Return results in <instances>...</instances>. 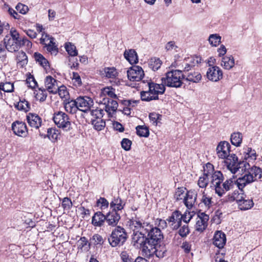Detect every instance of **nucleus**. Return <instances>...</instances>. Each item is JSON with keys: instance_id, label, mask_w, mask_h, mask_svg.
Instances as JSON below:
<instances>
[{"instance_id": "39448f33", "label": "nucleus", "mask_w": 262, "mask_h": 262, "mask_svg": "<svg viewBox=\"0 0 262 262\" xmlns=\"http://www.w3.org/2000/svg\"><path fill=\"white\" fill-rule=\"evenodd\" d=\"M148 90L143 91L140 93L141 99L142 101H150L159 99V95L163 94L165 91L164 84H157L150 80L147 82Z\"/></svg>"}, {"instance_id": "f3484780", "label": "nucleus", "mask_w": 262, "mask_h": 262, "mask_svg": "<svg viewBox=\"0 0 262 262\" xmlns=\"http://www.w3.org/2000/svg\"><path fill=\"white\" fill-rule=\"evenodd\" d=\"M209 219V215L205 212H198L195 225L196 230L199 232H203L205 230L207 227Z\"/></svg>"}, {"instance_id": "79ce46f5", "label": "nucleus", "mask_w": 262, "mask_h": 262, "mask_svg": "<svg viewBox=\"0 0 262 262\" xmlns=\"http://www.w3.org/2000/svg\"><path fill=\"white\" fill-rule=\"evenodd\" d=\"M60 97L61 99H64V100H68L70 99L69 92L66 86L62 85L58 86L57 92Z\"/></svg>"}, {"instance_id": "6ab92c4d", "label": "nucleus", "mask_w": 262, "mask_h": 262, "mask_svg": "<svg viewBox=\"0 0 262 262\" xmlns=\"http://www.w3.org/2000/svg\"><path fill=\"white\" fill-rule=\"evenodd\" d=\"M105 218L107 225L115 228L117 226L121 216L119 212L110 210L105 215Z\"/></svg>"}, {"instance_id": "cd10ccee", "label": "nucleus", "mask_w": 262, "mask_h": 262, "mask_svg": "<svg viewBox=\"0 0 262 262\" xmlns=\"http://www.w3.org/2000/svg\"><path fill=\"white\" fill-rule=\"evenodd\" d=\"M34 58L36 63L41 66L45 70L50 69L49 61L40 53L35 52L33 55Z\"/></svg>"}, {"instance_id": "864d4df0", "label": "nucleus", "mask_w": 262, "mask_h": 262, "mask_svg": "<svg viewBox=\"0 0 262 262\" xmlns=\"http://www.w3.org/2000/svg\"><path fill=\"white\" fill-rule=\"evenodd\" d=\"M54 41V38L51 36H50L48 34L43 32L42 33V36L40 39V43L45 46L48 43H52V41Z\"/></svg>"}, {"instance_id": "6e6d98bb", "label": "nucleus", "mask_w": 262, "mask_h": 262, "mask_svg": "<svg viewBox=\"0 0 262 262\" xmlns=\"http://www.w3.org/2000/svg\"><path fill=\"white\" fill-rule=\"evenodd\" d=\"M44 48L46 49L48 52L51 53L52 54H56L58 51V48L55 45L54 41H52V43H48V44L44 46Z\"/></svg>"}, {"instance_id": "9b49d317", "label": "nucleus", "mask_w": 262, "mask_h": 262, "mask_svg": "<svg viewBox=\"0 0 262 262\" xmlns=\"http://www.w3.org/2000/svg\"><path fill=\"white\" fill-rule=\"evenodd\" d=\"M78 110L84 113L90 111L94 105L93 100L87 96H80L76 99Z\"/></svg>"}, {"instance_id": "c03bdc74", "label": "nucleus", "mask_w": 262, "mask_h": 262, "mask_svg": "<svg viewBox=\"0 0 262 262\" xmlns=\"http://www.w3.org/2000/svg\"><path fill=\"white\" fill-rule=\"evenodd\" d=\"M162 64V62L159 58H151L149 62V67L153 71L158 70Z\"/></svg>"}, {"instance_id": "bf43d9fd", "label": "nucleus", "mask_w": 262, "mask_h": 262, "mask_svg": "<svg viewBox=\"0 0 262 262\" xmlns=\"http://www.w3.org/2000/svg\"><path fill=\"white\" fill-rule=\"evenodd\" d=\"M115 89H113L112 87H106L104 88L102 90V93L104 95H107L109 96L111 98H117V95L115 94Z\"/></svg>"}, {"instance_id": "412c9836", "label": "nucleus", "mask_w": 262, "mask_h": 262, "mask_svg": "<svg viewBox=\"0 0 262 262\" xmlns=\"http://www.w3.org/2000/svg\"><path fill=\"white\" fill-rule=\"evenodd\" d=\"M110 206L111 210L119 212L124 209L125 202L119 195L115 196L112 199Z\"/></svg>"}, {"instance_id": "2f4dec72", "label": "nucleus", "mask_w": 262, "mask_h": 262, "mask_svg": "<svg viewBox=\"0 0 262 262\" xmlns=\"http://www.w3.org/2000/svg\"><path fill=\"white\" fill-rule=\"evenodd\" d=\"M234 59L232 55L224 56L221 61V65L225 69L230 70L234 66Z\"/></svg>"}, {"instance_id": "de8ad7c7", "label": "nucleus", "mask_w": 262, "mask_h": 262, "mask_svg": "<svg viewBox=\"0 0 262 262\" xmlns=\"http://www.w3.org/2000/svg\"><path fill=\"white\" fill-rule=\"evenodd\" d=\"M16 106L18 110H23L25 112H27L30 110V104L29 102L25 99L23 100L20 99Z\"/></svg>"}, {"instance_id": "dca6fc26", "label": "nucleus", "mask_w": 262, "mask_h": 262, "mask_svg": "<svg viewBox=\"0 0 262 262\" xmlns=\"http://www.w3.org/2000/svg\"><path fill=\"white\" fill-rule=\"evenodd\" d=\"M12 129L14 134L18 136L25 137L28 134V129L26 123L22 121H16L12 124Z\"/></svg>"}, {"instance_id": "2eb2a0df", "label": "nucleus", "mask_w": 262, "mask_h": 262, "mask_svg": "<svg viewBox=\"0 0 262 262\" xmlns=\"http://www.w3.org/2000/svg\"><path fill=\"white\" fill-rule=\"evenodd\" d=\"M231 145L227 141H221L217 145L216 151L218 157L224 159L230 154Z\"/></svg>"}, {"instance_id": "20e7f679", "label": "nucleus", "mask_w": 262, "mask_h": 262, "mask_svg": "<svg viewBox=\"0 0 262 262\" xmlns=\"http://www.w3.org/2000/svg\"><path fill=\"white\" fill-rule=\"evenodd\" d=\"M130 226L133 231L132 235V243L134 246L140 247L143 253V246L146 242L145 222H142L139 218L135 217L130 220Z\"/></svg>"}, {"instance_id": "5fc2aeb1", "label": "nucleus", "mask_w": 262, "mask_h": 262, "mask_svg": "<svg viewBox=\"0 0 262 262\" xmlns=\"http://www.w3.org/2000/svg\"><path fill=\"white\" fill-rule=\"evenodd\" d=\"M91 243L95 245H102L104 241L101 235L98 234H95L91 238Z\"/></svg>"}, {"instance_id": "7c9ffc66", "label": "nucleus", "mask_w": 262, "mask_h": 262, "mask_svg": "<svg viewBox=\"0 0 262 262\" xmlns=\"http://www.w3.org/2000/svg\"><path fill=\"white\" fill-rule=\"evenodd\" d=\"M239 190L241 191L240 193L238 191H234L232 194L228 195L226 198V201L232 202L235 201L238 204L240 201L245 199L246 195L243 192V189L242 190L239 189Z\"/></svg>"}, {"instance_id": "f257e3e1", "label": "nucleus", "mask_w": 262, "mask_h": 262, "mask_svg": "<svg viewBox=\"0 0 262 262\" xmlns=\"http://www.w3.org/2000/svg\"><path fill=\"white\" fill-rule=\"evenodd\" d=\"M146 242L143 248V255L148 258L154 255L159 258H162L165 255L167 249L165 245L162 243L163 235L160 229L152 225L145 222Z\"/></svg>"}, {"instance_id": "473e14b6", "label": "nucleus", "mask_w": 262, "mask_h": 262, "mask_svg": "<svg viewBox=\"0 0 262 262\" xmlns=\"http://www.w3.org/2000/svg\"><path fill=\"white\" fill-rule=\"evenodd\" d=\"M185 78L187 81L193 83H198L202 79L201 74L195 71L190 72L184 74Z\"/></svg>"}, {"instance_id": "69168bd1", "label": "nucleus", "mask_w": 262, "mask_h": 262, "mask_svg": "<svg viewBox=\"0 0 262 262\" xmlns=\"http://www.w3.org/2000/svg\"><path fill=\"white\" fill-rule=\"evenodd\" d=\"M15 8L17 12L22 14H25L29 10L28 7L21 3H18Z\"/></svg>"}, {"instance_id": "a19ab883", "label": "nucleus", "mask_w": 262, "mask_h": 262, "mask_svg": "<svg viewBox=\"0 0 262 262\" xmlns=\"http://www.w3.org/2000/svg\"><path fill=\"white\" fill-rule=\"evenodd\" d=\"M64 48L70 56L74 57L77 55L78 51L74 45L71 42H67L65 44Z\"/></svg>"}, {"instance_id": "a878e982", "label": "nucleus", "mask_w": 262, "mask_h": 262, "mask_svg": "<svg viewBox=\"0 0 262 262\" xmlns=\"http://www.w3.org/2000/svg\"><path fill=\"white\" fill-rule=\"evenodd\" d=\"M63 104L66 111L71 114H76L79 111L76 99L64 100Z\"/></svg>"}, {"instance_id": "a211bd4d", "label": "nucleus", "mask_w": 262, "mask_h": 262, "mask_svg": "<svg viewBox=\"0 0 262 262\" xmlns=\"http://www.w3.org/2000/svg\"><path fill=\"white\" fill-rule=\"evenodd\" d=\"M198 191L195 189H190L187 191L184 198V203L188 209L192 208L196 202Z\"/></svg>"}, {"instance_id": "72a5a7b5", "label": "nucleus", "mask_w": 262, "mask_h": 262, "mask_svg": "<svg viewBox=\"0 0 262 262\" xmlns=\"http://www.w3.org/2000/svg\"><path fill=\"white\" fill-rule=\"evenodd\" d=\"M257 157L256 152L254 149L251 147H247L244 151V161L249 163L256 160Z\"/></svg>"}, {"instance_id": "1a4fd4ad", "label": "nucleus", "mask_w": 262, "mask_h": 262, "mask_svg": "<svg viewBox=\"0 0 262 262\" xmlns=\"http://www.w3.org/2000/svg\"><path fill=\"white\" fill-rule=\"evenodd\" d=\"M224 159H225V163L227 168L232 173H235L239 169H242V171H243V167L246 161H244V160L239 161L235 154H230Z\"/></svg>"}, {"instance_id": "052dcab7", "label": "nucleus", "mask_w": 262, "mask_h": 262, "mask_svg": "<svg viewBox=\"0 0 262 262\" xmlns=\"http://www.w3.org/2000/svg\"><path fill=\"white\" fill-rule=\"evenodd\" d=\"M178 231L179 234L182 237H186L190 233V230L187 224H185L180 227Z\"/></svg>"}, {"instance_id": "c9c22d12", "label": "nucleus", "mask_w": 262, "mask_h": 262, "mask_svg": "<svg viewBox=\"0 0 262 262\" xmlns=\"http://www.w3.org/2000/svg\"><path fill=\"white\" fill-rule=\"evenodd\" d=\"M243 140V135L240 132H234L231 135L230 141L232 145L238 147Z\"/></svg>"}, {"instance_id": "09e8293b", "label": "nucleus", "mask_w": 262, "mask_h": 262, "mask_svg": "<svg viewBox=\"0 0 262 262\" xmlns=\"http://www.w3.org/2000/svg\"><path fill=\"white\" fill-rule=\"evenodd\" d=\"M91 114L92 116L91 119H99L102 118L104 115V111L103 108H99L95 110H91Z\"/></svg>"}, {"instance_id": "ddd939ff", "label": "nucleus", "mask_w": 262, "mask_h": 262, "mask_svg": "<svg viewBox=\"0 0 262 262\" xmlns=\"http://www.w3.org/2000/svg\"><path fill=\"white\" fill-rule=\"evenodd\" d=\"M182 214L179 210L173 211L170 216L167 219V221L171 229L174 230L178 229L181 225V219Z\"/></svg>"}, {"instance_id": "9d476101", "label": "nucleus", "mask_w": 262, "mask_h": 262, "mask_svg": "<svg viewBox=\"0 0 262 262\" xmlns=\"http://www.w3.org/2000/svg\"><path fill=\"white\" fill-rule=\"evenodd\" d=\"M128 79L132 81H139L144 76V71L138 66H134L129 68L127 71Z\"/></svg>"}, {"instance_id": "0eeeda50", "label": "nucleus", "mask_w": 262, "mask_h": 262, "mask_svg": "<svg viewBox=\"0 0 262 262\" xmlns=\"http://www.w3.org/2000/svg\"><path fill=\"white\" fill-rule=\"evenodd\" d=\"M127 239V233L125 229L120 226L116 227L112 231L108 241L112 247L123 245Z\"/></svg>"}, {"instance_id": "c756f323", "label": "nucleus", "mask_w": 262, "mask_h": 262, "mask_svg": "<svg viewBox=\"0 0 262 262\" xmlns=\"http://www.w3.org/2000/svg\"><path fill=\"white\" fill-rule=\"evenodd\" d=\"M16 64L18 67L23 68L28 62V57L24 51L18 52L16 56Z\"/></svg>"}, {"instance_id": "13d9d810", "label": "nucleus", "mask_w": 262, "mask_h": 262, "mask_svg": "<svg viewBox=\"0 0 262 262\" xmlns=\"http://www.w3.org/2000/svg\"><path fill=\"white\" fill-rule=\"evenodd\" d=\"M104 72L105 76L109 78H114L117 75V72L114 68H106Z\"/></svg>"}, {"instance_id": "58836bf2", "label": "nucleus", "mask_w": 262, "mask_h": 262, "mask_svg": "<svg viewBox=\"0 0 262 262\" xmlns=\"http://www.w3.org/2000/svg\"><path fill=\"white\" fill-rule=\"evenodd\" d=\"M78 248L81 251H88L90 248V244H88L87 238L83 236L80 238L77 241Z\"/></svg>"}, {"instance_id": "4c0bfd02", "label": "nucleus", "mask_w": 262, "mask_h": 262, "mask_svg": "<svg viewBox=\"0 0 262 262\" xmlns=\"http://www.w3.org/2000/svg\"><path fill=\"white\" fill-rule=\"evenodd\" d=\"M35 97L36 100L40 102H43L46 100L47 97V90L45 89H39L34 92Z\"/></svg>"}, {"instance_id": "bb28decb", "label": "nucleus", "mask_w": 262, "mask_h": 262, "mask_svg": "<svg viewBox=\"0 0 262 262\" xmlns=\"http://www.w3.org/2000/svg\"><path fill=\"white\" fill-rule=\"evenodd\" d=\"M105 221H106L105 215H104L101 211L95 212L92 218V224L95 227H101Z\"/></svg>"}, {"instance_id": "f03ea898", "label": "nucleus", "mask_w": 262, "mask_h": 262, "mask_svg": "<svg viewBox=\"0 0 262 262\" xmlns=\"http://www.w3.org/2000/svg\"><path fill=\"white\" fill-rule=\"evenodd\" d=\"M224 177L221 171H214L211 176V187H213L215 193L219 196H223L226 192L236 185V181L230 178L224 181Z\"/></svg>"}, {"instance_id": "e433bc0d", "label": "nucleus", "mask_w": 262, "mask_h": 262, "mask_svg": "<svg viewBox=\"0 0 262 262\" xmlns=\"http://www.w3.org/2000/svg\"><path fill=\"white\" fill-rule=\"evenodd\" d=\"M213 203L212 198L206 194L205 191H203L199 204H203L206 208L209 209L212 206Z\"/></svg>"}, {"instance_id": "f8f14e48", "label": "nucleus", "mask_w": 262, "mask_h": 262, "mask_svg": "<svg viewBox=\"0 0 262 262\" xmlns=\"http://www.w3.org/2000/svg\"><path fill=\"white\" fill-rule=\"evenodd\" d=\"M101 104L103 105V107L102 108L103 110L104 109L109 116L115 112L118 106L117 101L107 97H104L102 99Z\"/></svg>"}, {"instance_id": "423d86ee", "label": "nucleus", "mask_w": 262, "mask_h": 262, "mask_svg": "<svg viewBox=\"0 0 262 262\" xmlns=\"http://www.w3.org/2000/svg\"><path fill=\"white\" fill-rule=\"evenodd\" d=\"M184 78L185 76L182 71L172 70L166 72L165 76L162 78V81L168 87L179 88L182 86V80Z\"/></svg>"}, {"instance_id": "e2e57ef3", "label": "nucleus", "mask_w": 262, "mask_h": 262, "mask_svg": "<svg viewBox=\"0 0 262 262\" xmlns=\"http://www.w3.org/2000/svg\"><path fill=\"white\" fill-rule=\"evenodd\" d=\"M204 171L203 174H206L207 177L210 174L212 175L214 171L213 165L210 163H207L204 167Z\"/></svg>"}, {"instance_id": "603ef678", "label": "nucleus", "mask_w": 262, "mask_h": 262, "mask_svg": "<svg viewBox=\"0 0 262 262\" xmlns=\"http://www.w3.org/2000/svg\"><path fill=\"white\" fill-rule=\"evenodd\" d=\"M198 58L196 57V59L191 57L188 58L189 63H186L184 67V72L189 71L192 68L194 67L195 64L199 63Z\"/></svg>"}, {"instance_id": "6e6552de", "label": "nucleus", "mask_w": 262, "mask_h": 262, "mask_svg": "<svg viewBox=\"0 0 262 262\" xmlns=\"http://www.w3.org/2000/svg\"><path fill=\"white\" fill-rule=\"evenodd\" d=\"M53 120L57 126L63 130L69 131L71 129V123L69 116L64 112L58 111L55 112Z\"/></svg>"}, {"instance_id": "f704fd0d", "label": "nucleus", "mask_w": 262, "mask_h": 262, "mask_svg": "<svg viewBox=\"0 0 262 262\" xmlns=\"http://www.w3.org/2000/svg\"><path fill=\"white\" fill-rule=\"evenodd\" d=\"M238 209L242 211H245L250 209L254 206V203L252 199H246L242 200L237 204Z\"/></svg>"}, {"instance_id": "4468645a", "label": "nucleus", "mask_w": 262, "mask_h": 262, "mask_svg": "<svg viewBox=\"0 0 262 262\" xmlns=\"http://www.w3.org/2000/svg\"><path fill=\"white\" fill-rule=\"evenodd\" d=\"M206 76L209 80L217 82L222 79L223 72L219 67L214 66L209 68Z\"/></svg>"}, {"instance_id": "8fccbe9b", "label": "nucleus", "mask_w": 262, "mask_h": 262, "mask_svg": "<svg viewBox=\"0 0 262 262\" xmlns=\"http://www.w3.org/2000/svg\"><path fill=\"white\" fill-rule=\"evenodd\" d=\"M96 203L97 206L99 207L101 210L107 209L109 206V202L105 198L102 197H100L98 200H97Z\"/></svg>"}, {"instance_id": "c85d7f7f", "label": "nucleus", "mask_w": 262, "mask_h": 262, "mask_svg": "<svg viewBox=\"0 0 262 262\" xmlns=\"http://www.w3.org/2000/svg\"><path fill=\"white\" fill-rule=\"evenodd\" d=\"M124 56L131 64H136L138 62V54L134 49L125 50Z\"/></svg>"}, {"instance_id": "aec40b11", "label": "nucleus", "mask_w": 262, "mask_h": 262, "mask_svg": "<svg viewBox=\"0 0 262 262\" xmlns=\"http://www.w3.org/2000/svg\"><path fill=\"white\" fill-rule=\"evenodd\" d=\"M58 82L59 81L54 79L51 76H47L45 79L46 90L50 93L53 94H56L57 92Z\"/></svg>"}, {"instance_id": "774afa93", "label": "nucleus", "mask_w": 262, "mask_h": 262, "mask_svg": "<svg viewBox=\"0 0 262 262\" xmlns=\"http://www.w3.org/2000/svg\"><path fill=\"white\" fill-rule=\"evenodd\" d=\"M121 259L123 262H133V259L126 251H123L120 254Z\"/></svg>"}, {"instance_id": "680f3d73", "label": "nucleus", "mask_w": 262, "mask_h": 262, "mask_svg": "<svg viewBox=\"0 0 262 262\" xmlns=\"http://www.w3.org/2000/svg\"><path fill=\"white\" fill-rule=\"evenodd\" d=\"M7 47L5 41L0 42V59L5 60L7 57Z\"/></svg>"}, {"instance_id": "ea45409f", "label": "nucleus", "mask_w": 262, "mask_h": 262, "mask_svg": "<svg viewBox=\"0 0 262 262\" xmlns=\"http://www.w3.org/2000/svg\"><path fill=\"white\" fill-rule=\"evenodd\" d=\"M91 122L94 128L98 131L102 130L105 126V122L102 118L99 119H91Z\"/></svg>"}, {"instance_id": "393cba45", "label": "nucleus", "mask_w": 262, "mask_h": 262, "mask_svg": "<svg viewBox=\"0 0 262 262\" xmlns=\"http://www.w3.org/2000/svg\"><path fill=\"white\" fill-rule=\"evenodd\" d=\"M8 38V36L7 35L4 39V41L6 44L7 50L11 53L18 51L20 48V40L7 39Z\"/></svg>"}, {"instance_id": "338daca9", "label": "nucleus", "mask_w": 262, "mask_h": 262, "mask_svg": "<svg viewBox=\"0 0 262 262\" xmlns=\"http://www.w3.org/2000/svg\"><path fill=\"white\" fill-rule=\"evenodd\" d=\"M132 143V141L127 138L123 139L121 142L122 147L126 151L130 150Z\"/></svg>"}, {"instance_id": "b1692460", "label": "nucleus", "mask_w": 262, "mask_h": 262, "mask_svg": "<svg viewBox=\"0 0 262 262\" xmlns=\"http://www.w3.org/2000/svg\"><path fill=\"white\" fill-rule=\"evenodd\" d=\"M39 135L43 138L48 137L52 142L55 143L58 141L60 132L55 127H51L47 129V134H42L40 133Z\"/></svg>"}, {"instance_id": "7ed1b4c3", "label": "nucleus", "mask_w": 262, "mask_h": 262, "mask_svg": "<svg viewBox=\"0 0 262 262\" xmlns=\"http://www.w3.org/2000/svg\"><path fill=\"white\" fill-rule=\"evenodd\" d=\"M243 170L246 172L245 174L236 180V186L241 190L248 184L258 181L262 177L261 168L255 166H251L247 161L244 166Z\"/></svg>"}, {"instance_id": "a18cd8bd", "label": "nucleus", "mask_w": 262, "mask_h": 262, "mask_svg": "<svg viewBox=\"0 0 262 262\" xmlns=\"http://www.w3.org/2000/svg\"><path fill=\"white\" fill-rule=\"evenodd\" d=\"M137 134L140 137H147L149 133L148 128L142 125H138L136 127Z\"/></svg>"}, {"instance_id": "37998d69", "label": "nucleus", "mask_w": 262, "mask_h": 262, "mask_svg": "<svg viewBox=\"0 0 262 262\" xmlns=\"http://www.w3.org/2000/svg\"><path fill=\"white\" fill-rule=\"evenodd\" d=\"M162 115L155 112L151 113L149 114V118L150 122L155 126H157L160 123Z\"/></svg>"}, {"instance_id": "49530a36", "label": "nucleus", "mask_w": 262, "mask_h": 262, "mask_svg": "<svg viewBox=\"0 0 262 262\" xmlns=\"http://www.w3.org/2000/svg\"><path fill=\"white\" fill-rule=\"evenodd\" d=\"M221 37L217 34H211L208 38V41L212 46L216 47L221 42Z\"/></svg>"}, {"instance_id": "4be33fe9", "label": "nucleus", "mask_w": 262, "mask_h": 262, "mask_svg": "<svg viewBox=\"0 0 262 262\" xmlns=\"http://www.w3.org/2000/svg\"><path fill=\"white\" fill-rule=\"evenodd\" d=\"M27 120L32 128L38 129L42 123L41 118L36 114L30 113L27 115Z\"/></svg>"}, {"instance_id": "4d7b16f0", "label": "nucleus", "mask_w": 262, "mask_h": 262, "mask_svg": "<svg viewBox=\"0 0 262 262\" xmlns=\"http://www.w3.org/2000/svg\"><path fill=\"white\" fill-rule=\"evenodd\" d=\"M208 182V177L206 176V174H203L202 176L199 178L198 182V185L200 188H205L207 187Z\"/></svg>"}, {"instance_id": "5701e85b", "label": "nucleus", "mask_w": 262, "mask_h": 262, "mask_svg": "<svg viewBox=\"0 0 262 262\" xmlns=\"http://www.w3.org/2000/svg\"><path fill=\"white\" fill-rule=\"evenodd\" d=\"M226 242L225 234L221 231L215 232L213 236V244L219 249L223 248Z\"/></svg>"}, {"instance_id": "0e129e2a", "label": "nucleus", "mask_w": 262, "mask_h": 262, "mask_svg": "<svg viewBox=\"0 0 262 262\" xmlns=\"http://www.w3.org/2000/svg\"><path fill=\"white\" fill-rule=\"evenodd\" d=\"M10 37L8 36L7 39L13 40H20L21 38L19 33L14 28H11L10 31Z\"/></svg>"}, {"instance_id": "3c124183", "label": "nucleus", "mask_w": 262, "mask_h": 262, "mask_svg": "<svg viewBox=\"0 0 262 262\" xmlns=\"http://www.w3.org/2000/svg\"><path fill=\"white\" fill-rule=\"evenodd\" d=\"M2 90L5 92L11 93L14 91V84L10 82H1Z\"/></svg>"}]
</instances>
